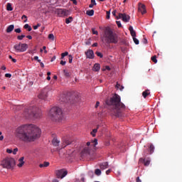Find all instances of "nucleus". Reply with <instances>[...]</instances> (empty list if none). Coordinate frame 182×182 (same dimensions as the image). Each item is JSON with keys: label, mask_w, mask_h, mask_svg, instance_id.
<instances>
[{"label": "nucleus", "mask_w": 182, "mask_h": 182, "mask_svg": "<svg viewBox=\"0 0 182 182\" xmlns=\"http://www.w3.org/2000/svg\"><path fill=\"white\" fill-rule=\"evenodd\" d=\"M132 39H133L135 45H139V39H137L136 37H133Z\"/></svg>", "instance_id": "obj_37"}, {"label": "nucleus", "mask_w": 182, "mask_h": 182, "mask_svg": "<svg viewBox=\"0 0 182 182\" xmlns=\"http://www.w3.org/2000/svg\"><path fill=\"white\" fill-rule=\"evenodd\" d=\"M116 22L118 28H122V23H120V21H116Z\"/></svg>", "instance_id": "obj_48"}, {"label": "nucleus", "mask_w": 182, "mask_h": 182, "mask_svg": "<svg viewBox=\"0 0 182 182\" xmlns=\"http://www.w3.org/2000/svg\"><path fill=\"white\" fill-rule=\"evenodd\" d=\"M34 60H38L39 59V57L38 56H34L33 58Z\"/></svg>", "instance_id": "obj_62"}, {"label": "nucleus", "mask_w": 182, "mask_h": 182, "mask_svg": "<svg viewBox=\"0 0 182 182\" xmlns=\"http://www.w3.org/2000/svg\"><path fill=\"white\" fill-rule=\"evenodd\" d=\"M57 178H64V177H66L68 176V171H65L63 169L58 170L55 172Z\"/></svg>", "instance_id": "obj_11"}, {"label": "nucleus", "mask_w": 182, "mask_h": 182, "mask_svg": "<svg viewBox=\"0 0 182 182\" xmlns=\"http://www.w3.org/2000/svg\"><path fill=\"white\" fill-rule=\"evenodd\" d=\"M14 32H16V33H21V28H16L14 30Z\"/></svg>", "instance_id": "obj_46"}, {"label": "nucleus", "mask_w": 182, "mask_h": 182, "mask_svg": "<svg viewBox=\"0 0 182 182\" xmlns=\"http://www.w3.org/2000/svg\"><path fill=\"white\" fill-rule=\"evenodd\" d=\"M18 153V148H15L13 151V154H16Z\"/></svg>", "instance_id": "obj_51"}, {"label": "nucleus", "mask_w": 182, "mask_h": 182, "mask_svg": "<svg viewBox=\"0 0 182 182\" xmlns=\"http://www.w3.org/2000/svg\"><path fill=\"white\" fill-rule=\"evenodd\" d=\"M86 14L88 15V16H93L95 15V10H88L86 11Z\"/></svg>", "instance_id": "obj_25"}, {"label": "nucleus", "mask_w": 182, "mask_h": 182, "mask_svg": "<svg viewBox=\"0 0 182 182\" xmlns=\"http://www.w3.org/2000/svg\"><path fill=\"white\" fill-rule=\"evenodd\" d=\"M148 147L149 149V154H153L154 153V145L153 144H149Z\"/></svg>", "instance_id": "obj_20"}, {"label": "nucleus", "mask_w": 182, "mask_h": 182, "mask_svg": "<svg viewBox=\"0 0 182 182\" xmlns=\"http://www.w3.org/2000/svg\"><path fill=\"white\" fill-rule=\"evenodd\" d=\"M151 59L152 62H154V63H157V56L154 55L151 57Z\"/></svg>", "instance_id": "obj_34"}, {"label": "nucleus", "mask_w": 182, "mask_h": 182, "mask_svg": "<svg viewBox=\"0 0 182 182\" xmlns=\"http://www.w3.org/2000/svg\"><path fill=\"white\" fill-rule=\"evenodd\" d=\"M70 1L74 4V5H77V1L76 0H70Z\"/></svg>", "instance_id": "obj_56"}, {"label": "nucleus", "mask_w": 182, "mask_h": 182, "mask_svg": "<svg viewBox=\"0 0 182 182\" xmlns=\"http://www.w3.org/2000/svg\"><path fill=\"white\" fill-rule=\"evenodd\" d=\"M73 21V18L72 16H70L69 18L65 19V23L69 24L70 22Z\"/></svg>", "instance_id": "obj_30"}, {"label": "nucleus", "mask_w": 182, "mask_h": 182, "mask_svg": "<svg viewBox=\"0 0 182 182\" xmlns=\"http://www.w3.org/2000/svg\"><path fill=\"white\" fill-rule=\"evenodd\" d=\"M120 87H121L120 84H119V82H117V85H116L115 87L117 89H120Z\"/></svg>", "instance_id": "obj_53"}, {"label": "nucleus", "mask_w": 182, "mask_h": 182, "mask_svg": "<svg viewBox=\"0 0 182 182\" xmlns=\"http://www.w3.org/2000/svg\"><path fill=\"white\" fill-rule=\"evenodd\" d=\"M116 13H117L116 10H114V11H112V15H113L114 16H116Z\"/></svg>", "instance_id": "obj_60"}, {"label": "nucleus", "mask_w": 182, "mask_h": 182, "mask_svg": "<svg viewBox=\"0 0 182 182\" xmlns=\"http://www.w3.org/2000/svg\"><path fill=\"white\" fill-rule=\"evenodd\" d=\"M121 98L117 94H114L110 99L105 101L108 109L111 111L113 116L120 117L122 116V109H124L126 106L121 101Z\"/></svg>", "instance_id": "obj_2"}, {"label": "nucleus", "mask_w": 182, "mask_h": 182, "mask_svg": "<svg viewBox=\"0 0 182 182\" xmlns=\"http://www.w3.org/2000/svg\"><path fill=\"white\" fill-rule=\"evenodd\" d=\"M85 55L88 59H94L95 58V53H93V50H87L85 52Z\"/></svg>", "instance_id": "obj_16"}, {"label": "nucleus", "mask_w": 182, "mask_h": 182, "mask_svg": "<svg viewBox=\"0 0 182 182\" xmlns=\"http://www.w3.org/2000/svg\"><path fill=\"white\" fill-rule=\"evenodd\" d=\"M26 38H27L28 39H32V36H27Z\"/></svg>", "instance_id": "obj_63"}, {"label": "nucleus", "mask_w": 182, "mask_h": 182, "mask_svg": "<svg viewBox=\"0 0 182 182\" xmlns=\"http://www.w3.org/2000/svg\"><path fill=\"white\" fill-rule=\"evenodd\" d=\"M60 64L62 65V66H65V65H66V61L61 60Z\"/></svg>", "instance_id": "obj_50"}, {"label": "nucleus", "mask_w": 182, "mask_h": 182, "mask_svg": "<svg viewBox=\"0 0 182 182\" xmlns=\"http://www.w3.org/2000/svg\"><path fill=\"white\" fill-rule=\"evenodd\" d=\"M41 26V24L40 23H38L36 26H33V29L35 31H36V29H38L39 27Z\"/></svg>", "instance_id": "obj_44"}, {"label": "nucleus", "mask_w": 182, "mask_h": 182, "mask_svg": "<svg viewBox=\"0 0 182 182\" xmlns=\"http://www.w3.org/2000/svg\"><path fill=\"white\" fill-rule=\"evenodd\" d=\"M73 141L70 139H63V143L61 145V149H65L67 146H70V144H72Z\"/></svg>", "instance_id": "obj_14"}, {"label": "nucleus", "mask_w": 182, "mask_h": 182, "mask_svg": "<svg viewBox=\"0 0 182 182\" xmlns=\"http://www.w3.org/2000/svg\"><path fill=\"white\" fill-rule=\"evenodd\" d=\"M129 31H130L132 38H136V31H134V29H133V26H130L129 28Z\"/></svg>", "instance_id": "obj_18"}, {"label": "nucleus", "mask_w": 182, "mask_h": 182, "mask_svg": "<svg viewBox=\"0 0 182 182\" xmlns=\"http://www.w3.org/2000/svg\"><path fill=\"white\" fill-rule=\"evenodd\" d=\"M95 174L96 176H100L102 174V171H100V169H99V168L95 169Z\"/></svg>", "instance_id": "obj_31"}, {"label": "nucleus", "mask_w": 182, "mask_h": 182, "mask_svg": "<svg viewBox=\"0 0 182 182\" xmlns=\"http://www.w3.org/2000/svg\"><path fill=\"white\" fill-rule=\"evenodd\" d=\"M94 5H97L95 0H91V4L89 5V8H93Z\"/></svg>", "instance_id": "obj_33"}, {"label": "nucleus", "mask_w": 182, "mask_h": 182, "mask_svg": "<svg viewBox=\"0 0 182 182\" xmlns=\"http://www.w3.org/2000/svg\"><path fill=\"white\" fill-rule=\"evenodd\" d=\"M96 133H97V129H92V131L91 132V134L92 135V137L96 136Z\"/></svg>", "instance_id": "obj_32"}, {"label": "nucleus", "mask_w": 182, "mask_h": 182, "mask_svg": "<svg viewBox=\"0 0 182 182\" xmlns=\"http://www.w3.org/2000/svg\"><path fill=\"white\" fill-rule=\"evenodd\" d=\"M149 95H150V90H146L142 92V96L144 99H146V97H147Z\"/></svg>", "instance_id": "obj_24"}, {"label": "nucleus", "mask_w": 182, "mask_h": 182, "mask_svg": "<svg viewBox=\"0 0 182 182\" xmlns=\"http://www.w3.org/2000/svg\"><path fill=\"white\" fill-rule=\"evenodd\" d=\"M97 146V139H95L92 142L88 141L81 151V157H86L90 154V150Z\"/></svg>", "instance_id": "obj_6"}, {"label": "nucleus", "mask_w": 182, "mask_h": 182, "mask_svg": "<svg viewBox=\"0 0 182 182\" xmlns=\"http://www.w3.org/2000/svg\"><path fill=\"white\" fill-rule=\"evenodd\" d=\"M99 105H100V102L97 101L95 105V109H97V107H99Z\"/></svg>", "instance_id": "obj_54"}, {"label": "nucleus", "mask_w": 182, "mask_h": 182, "mask_svg": "<svg viewBox=\"0 0 182 182\" xmlns=\"http://www.w3.org/2000/svg\"><path fill=\"white\" fill-rule=\"evenodd\" d=\"M55 59H56V56H53V57L51 58L50 62H53V60H55Z\"/></svg>", "instance_id": "obj_61"}, {"label": "nucleus", "mask_w": 182, "mask_h": 182, "mask_svg": "<svg viewBox=\"0 0 182 182\" xmlns=\"http://www.w3.org/2000/svg\"><path fill=\"white\" fill-rule=\"evenodd\" d=\"M23 28H24V29H28V32H31V31H32V27H31V26H29V24H25Z\"/></svg>", "instance_id": "obj_29"}, {"label": "nucleus", "mask_w": 182, "mask_h": 182, "mask_svg": "<svg viewBox=\"0 0 182 182\" xmlns=\"http://www.w3.org/2000/svg\"><path fill=\"white\" fill-rule=\"evenodd\" d=\"M7 11H14V8H12V4L11 3H8L6 5Z\"/></svg>", "instance_id": "obj_28"}, {"label": "nucleus", "mask_w": 182, "mask_h": 182, "mask_svg": "<svg viewBox=\"0 0 182 182\" xmlns=\"http://www.w3.org/2000/svg\"><path fill=\"white\" fill-rule=\"evenodd\" d=\"M104 41L108 45L110 43L116 45V43H119V36L113 31L112 28L106 27L104 31Z\"/></svg>", "instance_id": "obj_3"}, {"label": "nucleus", "mask_w": 182, "mask_h": 182, "mask_svg": "<svg viewBox=\"0 0 182 182\" xmlns=\"http://www.w3.org/2000/svg\"><path fill=\"white\" fill-rule=\"evenodd\" d=\"M69 55V53L68 51H65V53H61V55H63V58H65V56H68Z\"/></svg>", "instance_id": "obj_45"}, {"label": "nucleus", "mask_w": 182, "mask_h": 182, "mask_svg": "<svg viewBox=\"0 0 182 182\" xmlns=\"http://www.w3.org/2000/svg\"><path fill=\"white\" fill-rule=\"evenodd\" d=\"M60 102H63V103H72V101H70V97L68 95H63L60 99Z\"/></svg>", "instance_id": "obj_15"}, {"label": "nucleus", "mask_w": 182, "mask_h": 182, "mask_svg": "<svg viewBox=\"0 0 182 182\" xmlns=\"http://www.w3.org/2000/svg\"><path fill=\"white\" fill-rule=\"evenodd\" d=\"M55 12L56 15H58L60 18H63L65 16H69V15H70V11H69V10H66L65 9H57Z\"/></svg>", "instance_id": "obj_9"}, {"label": "nucleus", "mask_w": 182, "mask_h": 182, "mask_svg": "<svg viewBox=\"0 0 182 182\" xmlns=\"http://www.w3.org/2000/svg\"><path fill=\"white\" fill-rule=\"evenodd\" d=\"M49 117L53 122H62L64 117L63 111L60 107H53L50 110Z\"/></svg>", "instance_id": "obj_5"}, {"label": "nucleus", "mask_w": 182, "mask_h": 182, "mask_svg": "<svg viewBox=\"0 0 182 182\" xmlns=\"http://www.w3.org/2000/svg\"><path fill=\"white\" fill-rule=\"evenodd\" d=\"M88 176L90 177V178H93V176H95V173L93 172V171H90L88 172Z\"/></svg>", "instance_id": "obj_35"}, {"label": "nucleus", "mask_w": 182, "mask_h": 182, "mask_svg": "<svg viewBox=\"0 0 182 182\" xmlns=\"http://www.w3.org/2000/svg\"><path fill=\"white\" fill-rule=\"evenodd\" d=\"M144 166H149V164H150V161H149V160H144Z\"/></svg>", "instance_id": "obj_38"}, {"label": "nucleus", "mask_w": 182, "mask_h": 182, "mask_svg": "<svg viewBox=\"0 0 182 182\" xmlns=\"http://www.w3.org/2000/svg\"><path fill=\"white\" fill-rule=\"evenodd\" d=\"M25 35H21V36H17V39H18V41H22V39H23V38H25Z\"/></svg>", "instance_id": "obj_41"}, {"label": "nucleus", "mask_w": 182, "mask_h": 182, "mask_svg": "<svg viewBox=\"0 0 182 182\" xmlns=\"http://www.w3.org/2000/svg\"><path fill=\"white\" fill-rule=\"evenodd\" d=\"M5 77H12V75H11L10 73H6L5 74Z\"/></svg>", "instance_id": "obj_49"}, {"label": "nucleus", "mask_w": 182, "mask_h": 182, "mask_svg": "<svg viewBox=\"0 0 182 182\" xmlns=\"http://www.w3.org/2000/svg\"><path fill=\"white\" fill-rule=\"evenodd\" d=\"M107 167H109V164L107 162H103L100 165V168H101V170H106Z\"/></svg>", "instance_id": "obj_17"}, {"label": "nucleus", "mask_w": 182, "mask_h": 182, "mask_svg": "<svg viewBox=\"0 0 182 182\" xmlns=\"http://www.w3.org/2000/svg\"><path fill=\"white\" fill-rule=\"evenodd\" d=\"M6 152L9 153V154H11V153H13L12 149H7Z\"/></svg>", "instance_id": "obj_52"}, {"label": "nucleus", "mask_w": 182, "mask_h": 182, "mask_svg": "<svg viewBox=\"0 0 182 182\" xmlns=\"http://www.w3.org/2000/svg\"><path fill=\"white\" fill-rule=\"evenodd\" d=\"M16 136L24 143H32L41 137V129L33 124L22 125L16 129Z\"/></svg>", "instance_id": "obj_1"}, {"label": "nucleus", "mask_w": 182, "mask_h": 182, "mask_svg": "<svg viewBox=\"0 0 182 182\" xmlns=\"http://www.w3.org/2000/svg\"><path fill=\"white\" fill-rule=\"evenodd\" d=\"M138 11L141 12L142 15H144L147 11H146V6L141 3H139L138 4Z\"/></svg>", "instance_id": "obj_12"}, {"label": "nucleus", "mask_w": 182, "mask_h": 182, "mask_svg": "<svg viewBox=\"0 0 182 182\" xmlns=\"http://www.w3.org/2000/svg\"><path fill=\"white\" fill-rule=\"evenodd\" d=\"M23 160H25V157L22 156L21 158H20L18 159L19 163L18 164V167H22V166H23V164H25V161H23Z\"/></svg>", "instance_id": "obj_19"}, {"label": "nucleus", "mask_w": 182, "mask_h": 182, "mask_svg": "<svg viewBox=\"0 0 182 182\" xmlns=\"http://www.w3.org/2000/svg\"><path fill=\"white\" fill-rule=\"evenodd\" d=\"M1 166H3V168H12L15 166V159L10 156L4 158L1 161Z\"/></svg>", "instance_id": "obj_7"}, {"label": "nucleus", "mask_w": 182, "mask_h": 182, "mask_svg": "<svg viewBox=\"0 0 182 182\" xmlns=\"http://www.w3.org/2000/svg\"><path fill=\"white\" fill-rule=\"evenodd\" d=\"M52 143H53V146H55V147H58V146H59V144L60 143V141L59 140H58V139L54 138L52 141Z\"/></svg>", "instance_id": "obj_23"}, {"label": "nucleus", "mask_w": 182, "mask_h": 182, "mask_svg": "<svg viewBox=\"0 0 182 182\" xmlns=\"http://www.w3.org/2000/svg\"><path fill=\"white\" fill-rule=\"evenodd\" d=\"M92 32L93 35H99V32H97V31H95L94 28H92Z\"/></svg>", "instance_id": "obj_42"}, {"label": "nucleus", "mask_w": 182, "mask_h": 182, "mask_svg": "<svg viewBox=\"0 0 182 182\" xmlns=\"http://www.w3.org/2000/svg\"><path fill=\"white\" fill-rule=\"evenodd\" d=\"M95 55H97V56H98L99 58H103V54H102V53L97 51L95 53Z\"/></svg>", "instance_id": "obj_39"}, {"label": "nucleus", "mask_w": 182, "mask_h": 182, "mask_svg": "<svg viewBox=\"0 0 182 182\" xmlns=\"http://www.w3.org/2000/svg\"><path fill=\"white\" fill-rule=\"evenodd\" d=\"M68 60H69V63H72V61L73 60V57L72 56V55H69Z\"/></svg>", "instance_id": "obj_43"}, {"label": "nucleus", "mask_w": 182, "mask_h": 182, "mask_svg": "<svg viewBox=\"0 0 182 182\" xmlns=\"http://www.w3.org/2000/svg\"><path fill=\"white\" fill-rule=\"evenodd\" d=\"M143 43L146 44L147 43V38H144L142 41Z\"/></svg>", "instance_id": "obj_57"}, {"label": "nucleus", "mask_w": 182, "mask_h": 182, "mask_svg": "<svg viewBox=\"0 0 182 182\" xmlns=\"http://www.w3.org/2000/svg\"><path fill=\"white\" fill-rule=\"evenodd\" d=\"M53 182H59V181L58 179H53Z\"/></svg>", "instance_id": "obj_64"}, {"label": "nucleus", "mask_w": 182, "mask_h": 182, "mask_svg": "<svg viewBox=\"0 0 182 182\" xmlns=\"http://www.w3.org/2000/svg\"><path fill=\"white\" fill-rule=\"evenodd\" d=\"M24 116L26 119H31L32 117L33 119H41L42 117V111L35 106H31L25 109Z\"/></svg>", "instance_id": "obj_4"}, {"label": "nucleus", "mask_w": 182, "mask_h": 182, "mask_svg": "<svg viewBox=\"0 0 182 182\" xmlns=\"http://www.w3.org/2000/svg\"><path fill=\"white\" fill-rule=\"evenodd\" d=\"M119 18H122L124 22H129L130 21V16L126 14H119Z\"/></svg>", "instance_id": "obj_13"}, {"label": "nucleus", "mask_w": 182, "mask_h": 182, "mask_svg": "<svg viewBox=\"0 0 182 182\" xmlns=\"http://www.w3.org/2000/svg\"><path fill=\"white\" fill-rule=\"evenodd\" d=\"M14 28L15 26H14V24L9 26L6 28L7 33H11V32H12V31H14Z\"/></svg>", "instance_id": "obj_21"}, {"label": "nucleus", "mask_w": 182, "mask_h": 182, "mask_svg": "<svg viewBox=\"0 0 182 182\" xmlns=\"http://www.w3.org/2000/svg\"><path fill=\"white\" fill-rule=\"evenodd\" d=\"M48 93H49V87H46L43 90H41L38 97V99H41V100H46V99L48 98Z\"/></svg>", "instance_id": "obj_10"}, {"label": "nucleus", "mask_w": 182, "mask_h": 182, "mask_svg": "<svg viewBox=\"0 0 182 182\" xmlns=\"http://www.w3.org/2000/svg\"><path fill=\"white\" fill-rule=\"evenodd\" d=\"M16 52H26L28 49V44L19 43L14 46Z\"/></svg>", "instance_id": "obj_8"}, {"label": "nucleus", "mask_w": 182, "mask_h": 182, "mask_svg": "<svg viewBox=\"0 0 182 182\" xmlns=\"http://www.w3.org/2000/svg\"><path fill=\"white\" fill-rule=\"evenodd\" d=\"M48 166H49V162L45 161L43 164H41L39 165V167H40L41 168H43V167H48Z\"/></svg>", "instance_id": "obj_26"}, {"label": "nucleus", "mask_w": 182, "mask_h": 182, "mask_svg": "<svg viewBox=\"0 0 182 182\" xmlns=\"http://www.w3.org/2000/svg\"><path fill=\"white\" fill-rule=\"evenodd\" d=\"M92 47H93V48L97 47V43H93V44H92Z\"/></svg>", "instance_id": "obj_59"}, {"label": "nucleus", "mask_w": 182, "mask_h": 182, "mask_svg": "<svg viewBox=\"0 0 182 182\" xmlns=\"http://www.w3.org/2000/svg\"><path fill=\"white\" fill-rule=\"evenodd\" d=\"M107 19H110V11H107Z\"/></svg>", "instance_id": "obj_47"}, {"label": "nucleus", "mask_w": 182, "mask_h": 182, "mask_svg": "<svg viewBox=\"0 0 182 182\" xmlns=\"http://www.w3.org/2000/svg\"><path fill=\"white\" fill-rule=\"evenodd\" d=\"M136 182H141V180H140V177H137L136 179Z\"/></svg>", "instance_id": "obj_58"}, {"label": "nucleus", "mask_w": 182, "mask_h": 182, "mask_svg": "<svg viewBox=\"0 0 182 182\" xmlns=\"http://www.w3.org/2000/svg\"><path fill=\"white\" fill-rule=\"evenodd\" d=\"M21 19H25L23 21L24 23L28 22V16H26V15H23L22 17H21Z\"/></svg>", "instance_id": "obj_40"}, {"label": "nucleus", "mask_w": 182, "mask_h": 182, "mask_svg": "<svg viewBox=\"0 0 182 182\" xmlns=\"http://www.w3.org/2000/svg\"><path fill=\"white\" fill-rule=\"evenodd\" d=\"M48 39H50V41H55V36H53V34L52 33L49 34Z\"/></svg>", "instance_id": "obj_36"}, {"label": "nucleus", "mask_w": 182, "mask_h": 182, "mask_svg": "<svg viewBox=\"0 0 182 182\" xmlns=\"http://www.w3.org/2000/svg\"><path fill=\"white\" fill-rule=\"evenodd\" d=\"M95 72H99L100 70V64L95 63L93 67Z\"/></svg>", "instance_id": "obj_22"}, {"label": "nucleus", "mask_w": 182, "mask_h": 182, "mask_svg": "<svg viewBox=\"0 0 182 182\" xmlns=\"http://www.w3.org/2000/svg\"><path fill=\"white\" fill-rule=\"evenodd\" d=\"M110 173H112V169H108V170L106 171V174H107V175L110 174Z\"/></svg>", "instance_id": "obj_55"}, {"label": "nucleus", "mask_w": 182, "mask_h": 182, "mask_svg": "<svg viewBox=\"0 0 182 182\" xmlns=\"http://www.w3.org/2000/svg\"><path fill=\"white\" fill-rule=\"evenodd\" d=\"M63 73L65 77H70V73H69V71L67 70H63Z\"/></svg>", "instance_id": "obj_27"}]
</instances>
